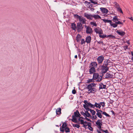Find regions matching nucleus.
<instances>
[{"label": "nucleus", "instance_id": "obj_1", "mask_svg": "<svg viewBox=\"0 0 133 133\" xmlns=\"http://www.w3.org/2000/svg\"><path fill=\"white\" fill-rule=\"evenodd\" d=\"M96 84L94 83H91L87 85L86 88L88 89V94L90 93H94L96 91Z\"/></svg>", "mask_w": 133, "mask_h": 133}, {"label": "nucleus", "instance_id": "obj_2", "mask_svg": "<svg viewBox=\"0 0 133 133\" xmlns=\"http://www.w3.org/2000/svg\"><path fill=\"white\" fill-rule=\"evenodd\" d=\"M97 64L96 62H93L91 63L89 67L90 68L89 72L90 74H94L96 72L95 69L97 68Z\"/></svg>", "mask_w": 133, "mask_h": 133}, {"label": "nucleus", "instance_id": "obj_3", "mask_svg": "<svg viewBox=\"0 0 133 133\" xmlns=\"http://www.w3.org/2000/svg\"><path fill=\"white\" fill-rule=\"evenodd\" d=\"M103 75L101 76H99V74L97 73H94L93 74L92 79L94 80H96L97 82L101 81L102 79V77Z\"/></svg>", "mask_w": 133, "mask_h": 133}, {"label": "nucleus", "instance_id": "obj_4", "mask_svg": "<svg viewBox=\"0 0 133 133\" xmlns=\"http://www.w3.org/2000/svg\"><path fill=\"white\" fill-rule=\"evenodd\" d=\"M83 102L85 104L83 105V107L86 110H88V111H89V109H90L88 107L93 108H94V105L90 102H88L87 100H84Z\"/></svg>", "mask_w": 133, "mask_h": 133}, {"label": "nucleus", "instance_id": "obj_5", "mask_svg": "<svg viewBox=\"0 0 133 133\" xmlns=\"http://www.w3.org/2000/svg\"><path fill=\"white\" fill-rule=\"evenodd\" d=\"M74 16L76 18L78 19L80 23H82V24H86V20L85 18L82 16H79L77 14H75Z\"/></svg>", "mask_w": 133, "mask_h": 133}, {"label": "nucleus", "instance_id": "obj_6", "mask_svg": "<svg viewBox=\"0 0 133 133\" xmlns=\"http://www.w3.org/2000/svg\"><path fill=\"white\" fill-rule=\"evenodd\" d=\"M101 72L102 75L106 73L107 71L109 70V68L107 66H104L103 65H102L101 66Z\"/></svg>", "mask_w": 133, "mask_h": 133}, {"label": "nucleus", "instance_id": "obj_7", "mask_svg": "<svg viewBox=\"0 0 133 133\" xmlns=\"http://www.w3.org/2000/svg\"><path fill=\"white\" fill-rule=\"evenodd\" d=\"M97 61L99 64H101L104 60V57L103 56H98L97 59Z\"/></svg>", "mask_w": 133, "mask_h": 133}, {"label": "nucleus", "instance_id": "obj_8", "mask_svg": "<svg viewBox=\"0 0 133 133\" xmlns=\"http://www.w3.org/2000/svg\"><path fill=\"white\" fill-rule=\"evenodd\" d=\"M84 26L86 29V33L87 34H91L92 32V29L90 26H88L86 25H85Z\"/></svg>", "mask_w": 133, "mask_h": 133}, {"label": "nucleus", "instance_id": "obj_9", "mask_svg": "<svg viewBox=\"0 0 133 133\" xmlns=\"http://www.w3.org/2000/svg\"><path fill=\"white\" fill-rule=\"evenodd\" d=\"M77 31L79 32L82 30L83 27L82 24L81 23H78L77 24Z\"/></svg>", "mask_w": 133, "mask_h": 133}, {"label": "nucleus", "instance_id": "obj_10", "mask_svg": "<svg viewBox=\"0 0 133 133\" xmlns=\"http://www.w3.org/2000/svg\"><path fill=\"white\" fill-rule=\"evenodd\" d=\"M94 30L97 34H98L99 35L103 34V32L102 30L99 28H95Z\"/></svg>", "mask_w": 133, "mask_h": 133}, {"label": "nucleus", "instance_id": "obj_11", "mask_svg": "<svg viewBox=\"0 0 133 133\" xmlns=\"http://www.w3.org/2000/svg\"><path fill=\"white\" fill-rule=\"evenodd\" d=\"M84 16L88 19L91 20L93 18V15L91 14H89L85 13L84 14Z\"/></svg>", "mask_w": 133, "mask_h": 133}, {"label": "nucleus", "instance_id": "obj_12", "mask_svg": "<svg viewBox=\"0 0 133 133\" xmlns=\"http://www.w3.org/2000/svg\"><path fill=\"white\" fill-rule=\"evenodd\" d=\"M100 9L103 13L107 14L108 12V10L105 8L101 7Z\"/></svg>", "mask_w": 133, "mask_h": 133}, {"label": "nucleus", "instance_id": "obj_13", "mask_svg": "<svg viewBox=\"0 0 133 133\" xmlns=\"http://www.w3.org/2000/svg\"><path fill=\"white\" fill-rule=\"evenodd\" d=\"M113 76L112 75L110 74L109 72H107L105 74V78L106 79L111 78L113 77Z\"/></svg>", "mask_w": 133, "mask_h": 133}, {"label": "nucleus", "instance_id": "obj_14", "mask_svg": "<svg viewBox=\"0 0 133 133\" xmlns=\"http://www.w3.org/2000/svg\"><path fill=\"white\" fill-rule=\"evenodd\" d=\"M116 32L118 35L121 36H123L125 34V32L123 31H121L120 30H118L116 31Z\"/></svg>", "mask_w": 133, "mask_h": 133}, {"label": "nucleus", "instance_id": "obj_15", "mask_svg": "<svg viewBox=\"0 0 133 133\" xmlns=\"http://www.w3.org/2000/svg\"><path fill=\"white\" fill-rule=\"evenodd\" d=\"M91 40V37L90 36H88L86 38L85 41L88 43H90Z\"/></svg>", "mask_w": 133, "mask_h": 133}, {"label": "nucleus", "instance_id": "obj_16", "mask_svg": "<svg viewBox=\"0 0 133 133\" xmlns=\"http://www.w3.org/2000/svg\"><path fill=\"white\" fill-rule=\"evenodd\" d=\"M99 89H105L106 88V85H104L102 83H101L99 84Z\"/></svg>", "mask_w": 133, "mask_h": 133}, {"label": "nucleus", "instance_id": "obj_17", "mask_svg": "<svg viewBox=\"0 0 133 133\" xmlns=\"http://www.w3.org/2000/svg\"><path fill=\"white\" fill-rule=\"evenodd\" d=\"M74 115L73 116H75L76 117H79L81 115L77 110H76V112H74Z\"/></svg>", "mask_w": 133, "mask_h": 133}, {"label": "nucleus", "instance_id": "obj_18", "mask_svg": "<svg viewBox=\"0 0 133 133\" xmlns=\"http://www.w3.org/2000/svg\"><path fill=\"white\" fill-rule=\"evenodd\" d=\"M56 113L57 115H60L61 114V109L59 108L57 109L56 110Z\"/></svg>", "mask_w": 133, "mask_h": 133}, {"label": "nucleus", "instance_id": "obj_19", "mask_svg": "<svg viewBox=\"0 0 133 133\" xmlns=\"http://www.w3.org/2000/svg\"><path fill=\"white\" fill-rule=\"evenodd\" d=\"M93 18H94L95 19H101V17L97 14H94L93 15Z\"/></svg>", "mask_w": 133, "mask_h": 133}, {"label": "nucleus", "instance_id": "obj_20", "mask_svg": "<svg viewBox=\"0 0 133 133\" xmlns=\"http://www.w3.org/2000/svg\"><path fill=\"white\" fill-rule=\"evenodd\" d=\"M108 61L107 59L105 60L104 62L103 63L102 65H103L104 66H107L108 65Z\"/></svg>", "mask_w": 133, "mask_h": 133}, {"label": "nucleus", "instance_id": "obj_21", "mask_svg": "<svg viewBox=\"0 0 133 133\" xmlns=\"http://www.w3.org/2000/svg\"><path fill=\"white\" fill-rule=\"evenodd\" d=\"M94 105V107H96L97 108H98L99 109L100 108L101 105H100V103H98L96 102H95V103Z\"/></svg>", "mask_w": 133, "mask_h": 133}, {"label": "nucleus", "instance_id": "obj_22", "mask_svg": "<svg viewBox=\"0 0 133 133\" xmlns=\"http://www.w3.org/2000/svg\"><path fill=\"white\" fill-rule=\"evenodd\" d=\"M71 27L72 29L75 30L76 28V24L75 23H72L71 24Z\"/></svg>", "mask_w": 133, "mask_h": 133}, {"label": "nucleus", "instance_id": "obj_23", "mask_svg": "<svg viewBox=\"0 0 133 133\" xmlns=\"http://www.w3.org/2000/svg\"><path fill=\"white\" fill-rule=\"evenodd\" d=\"M76 117H75V116H72V121L75 123H77V119L76 118Z\"/></svg>", "mask_w": 133, "mask_h": 133}, {"label": "nucleus", "instance_id": "obj_24", "mask_svg": "<svg viewBox=\"0 0 133 133\" xmlns=\"http://www.w3.org/2000/svg\"><path fill=\"white\" fill-rule=\"evenodd\" d=\"M89 111L88 110H86V111L85 115V117H91V116L90 114L88 112Z\"/></svg>", "mask_w": 133, "mask_h": 133}, {"label": "nucleus", "instance_id": "obj_25", "mask_svg": "<svg viewBox=\"0 0 133 133\" xmlns=\"http://www.w3.org/2000/svg\"><path fill=\"white\" fill-rule=\"evenodd\" d=\"M103 21V22H104L105 23H109L110 24L111 23H112V21L111 20H107L103 19H102Z\"/></svg>", "mask_w": 133, "mask_h": 133}, {"label": "nucleus", "instance_id": "obj_26", "mask_svg": "<svg viewBox=\"0 0 133 133\" xmlns=\"http://www.w3.org/2000/svg\"><path fill=\"white\" fill-rule=\"evenodd\" d=\"M89 111H90L91 113L93 115H95L96 113V112L95 111L93 110H92L90 109H89Z\"/></svg>", "mask_w": 133, "mask_h": 133}, {"label": "nucleus", "instance_id": "obj_27", "mask_svg": "<svg viewBox=\"0 0 133 133\" xmlns=\"http://www.w3.org/2000/svg\"><path fill=\"white\" fill-rule=\"evenodd\" d=\"M118 19L117 16H115L113 17L112 21L115 22L116 21H118Z\"/></svg>", "mask_w": 133, "mask_h": 133}, {"label": "nucleus", "instance_id": "obj_28", "mask_svg": "<svg viewBox=\"0 0 133 133\" xmlns=\"http://www.w3.org/2000/svg\"><path fill=\"white\" fill-rule=\"evenodd\" d=\"M113 4L114 5V6L116 8L119 6L118 4L116 2H114Z\"/></svg>", "mask_w": 133, "mask_h": 133}, {"label": "nucleus", "instance_id": "obj_29", "mask_svg": "<svg viewBox=\"0 0 133 133\" xmlns=\"http://www.w3.org/2000/svg\"><path fill=\"white\" fill-rule=\"evenodd\" d=\"M81 37V36L80 35H78L77 37H76V40L77 42H79L80 40V38Z\"/></svg>", "mask_w": 133, "mask_h": 133}, {"label": "nucleus", "instance_id": "obj_30", "mask_svg": "<svg viewBox=\"0 0 133 133\" xmlns=\"http://www.w3.org/2000/svg\"><path fill=\"white\" fill-rule=\"evenodd\" d=\"M107 38H114L115 37L114 36L112 35H108L107 36Z\"/></svg>", "mask_w": 133, "mask_h": 133}, {"label": "nucleus", "instance_id": "obj_31", "mask_svg": "<svg viewBox=\"0 0 133 133\" xmlns=\"http://www.w3.org/2000/svg\"><path fill=\"white\" fill-rule=\"evenodd\" d=\"M110 25L111 26H112L113 28H115L117 27V25L115 23H111L110 24Z\"/></svg>", "mask_w": 133, "mask_h": 133}, {"label": "nucleus", "instance_id": "obj_32", "mask_svg": "<svg viewBox=\"0 0 133 133\" xmlns=\"http://www.w3.org/2000/svg\"><path fill=\"white\" fill-rule=\"evenodd\" d=\"M100 120L98 119L96 123V124L97 126H100L101 125H102V124L100 122Z\"/></svg>", "mask_w": 133, "mask_h": 133}, {"label": "nucleus", "instance_id": "obj_33", "mask_svg": "<svg viewBox=\"0 0 133 133\" xmlns=\"http://www.w3.org/2000/svg\"><path fill=\"white\" fill-rule=\"evenodd\" d=\"M117 11L118 12H119L120 13H121L122 14L123 13V11H122V9L120 8V7L119 6V7H118L117 8Z\"/></svg>", "mask_w": 133, "mask_h": 133}, {"label": "nucleus", "instance_id": "obj_34", "mask_svg": "<svg viewBox=\"0 0 133 133\" xmlns=\"http://www.w3.org/2000/svg\"><path fill=\"white\" fill-rule=\"evenodd\" d=\"M65 130L66 132H70V129L68 127H67L65 128Z\"/></svg>", "mask_w": 133, "mask_h": 133}, {"label": "nucleus", "instance_id": "obj_35", "mask_svg": "<svg viewBox=\"0 0 133 133\" xmlns=\"http://www.w3.org/2000/svg\"><path fill=\"white\" fill-rule=\"evenodd\" d=\"M66 126H67V125L66 124V123L65 122H64L63 123V124L62 125V128H64L65 129V128L67 127Z\"/></svg>", "mask_w": 133, "mask_h": 133}, {"label": "nucleus", "instance_id": "obj_36", "mask_svg": "<svg viewBox=\"0 0 133 133\" xmlns=\"http://www.w3.org/2000/svg\"><path fill=\"white\" fill-rule=\"evenodd\" d=\"M99 36L100 38H104L105 37L107 38L106 35H101V34L99 35Z\"/></svg>", "mask_w": 133, "mask_h": 133}, {"label": "nucleus", "instance_id": "obj_37", "mask_svg": "<svg viewBox=\"0 0 133 133\" xmlns=\"http://www.w3.org/2000/svg\"><path fill=\"white\" fill-rule=\"evenodd\" d=\"M90 24L91 25H93L94 26H96L97 25L95 22H90Z\"/></svg>", "mask_w": 133, "mask_h": 133}, {"label": "nucleus", "instance_id": "obj_38", "mask_svg": "<svg viewBox=\"0 0 133 133\" xmlns=\"http://www.w3.org/2000/svg\"><path fill=\"white\" fill-rule=\"evenodd\" d=\"M88 128L91 131H93V128L91 127V124H90L89 125H88Z\"/></svg>", "mask_w": 133, "mask_h": 133}, {"label": "nucleus", "instance_id": "obj_39", "mask_svg": "<svg viewBox=\"0 0 133 133\" xmlns=\"http://www.w3.org/2000/svg\"><path fill=\"white\" fill-rule=\"evenodd\" d=\"M72 126L73 127H76L78 128H79L80 127V125L77 124H73Z\"/></svg>", "mask_w": 133, "mask_h": 133}, {"label": "nucleus", "instance_id": "obj_40", "mask_svg": "<svg viewBox=\"0 0 133 133\" xmlns=\"http://www.w3.org/2000/svg\"><path fill=\"white\" fill-rule=\"evenodd\" d=\"M96 115L100 118H102V115L100 113L98 112L96 114Z\"/></svg>", "mask_w": 133, "mask_h": 133}, {"label": "nucleus", "instance_id": "obj_41", "mask_svg": "<svg viewBox=\"0 0 133 133\" xmlns=\"http://www.w3.org/2000/svg\"><path fill=\"white\" fill-rule=\"evenodd\" d=\"M102 114L103 115H105L107 117H110V116L106 112H102Z\"/></svg>", "mask_w": 133, "mask_h": 133}, {"label": "nucleus", "instance_id": "obj_42", "mask_svg": "<svg viewBox=\"0 0 133 133\" xmlns=\"http://www.w3.org/2000/svg\"><path fill=\"white\" fill-rule=\"evenodd\" d=\"M84 124L87 126L88 125H88H89L90 124H91V123H90L85 121L84 122Z\"/></svg>", "mask_w": 133, "mask_h": 133}, {"label": "nucleus", "instance_id": "obj_43", "mask_svg": "<svg viewBox=\"0 0 133 133\" xmlns=\"http://www.w3.org/2000/svg\"><path fill=\"white\" fill-rule=\"evenodd\" d=\"M90 2L94 4H97L98 3L97 2H96L95 1H93L92 0H90Z\"/></svg>", "mask_w": 133, "mask_h": 133}, {"label": "nucleus", "instance_id": "obj_44", "mask_svg": "<svg viewBox=\"0 0 133 133\" xmlns=\"http://www.w3.org/2000/svg\"><path fill=\"white\" fill-rule=\"evenodd\" d=\"M85 42H86L85 41L84 39H82L81 40V44L82 45L83 44H84L85 43Z\"/></svg>", "mask_w": 133, "mask_h": 133}, {"label": "nucleus", "instance_id": "obj_45", "mask_svg": "<svg viewBox=\"0 0 133 133\" xmlns=\"http://www.w3.org/2000/svg\"><path fill=\"white\" fill-rule=\"evenodd\" d=\"M78 120L79 121H80L81 124H84V121L83 119H80V118H79Z\"/></svg>", "mask_w": 133, "mask_h": 133}, {"label": "nucleus", "instance_id": "obj_46", "mask_svg": "<svg viewBox=\"0 0 133 133\" xmlns=\"http://www.w3.org/2000/svg\"><path fill=\"white\" fill-rule=\"evenodd\" d=\"M100 105H102L103 107H104L105 106V103L104 102H100Z\"/></svg>", "mask_w": 133, "mask_h": 133}, {"label": "nucleus", "instance_id": "obj_47", "mask_svg": "<svg viewBox=\"0 0 133 133\" xmlns=\"http://www.w3.org/2000/svg\"><path fill=\"white\" fill-rule=\"evenodd\" d=\"M101 131L104 132H105V133H109V132L107 130H104L103 129H101Z\"/></svg>", "mask_w": 133, "mask_h": 133}, {"label": "nucleus", "instance_id": "obj_48", "mask_svg": "<svg viewBox=\"0 0 133 133\" xmlns=\"http://www.w3.org/2000/svg\"><path fill=\"white\" fill-rule=\"evenodd\" d=\"M93 82L92 79H89L87 80V82L88 83H90Z\"/></svg>", "mask_w": 133, "mask_h": 133}, {"label": "nucleus", "instance_id": "obj_49", "mask_svg": "<svg viewBox=\"0 0 133 133\" xmlns=\"http://www.w3.org/2000/svg\"><path fill=\"white\" fill-rule=\"evenodd\" d=\"M65 128H60V130L61 131L64 132V131Z\"/></svg>", "mask_w": 133, "mask_h": 133}, {"label": "nucleus", "instance_id": "obj_50", "mask_svg": "<svg viewBox=\"0 0 133 133\" xmlns=\"http://www.w3.org/2000/svg\"><path fill=\"white\" fill-rule=\"evenodd\" d=\"M85 113H85L83 111H82L81 112V115H82L84 117L85 116Z\"/></svg>", "mask_w": 133, "mask_h": 133}, {"label": "nucleus", "instance_id": "obj_51", "mask_svg": "<svg viewBox=\"0 0 133 133\" xmlns=\"http://www.w3.org/2000/svg\"><path fill=\"white\" fill-rule=\"evenodd\" d=\"M76 91L75 89H73L72 91V93L73 94H75L76 93Z\"/></svg>", "mask_w": 133, "mask_h": 133}, {"label": "nucleus", "instance_id": "obj_52", "mask_svg": "<svg viewBox=\"0 0 133 133\" xmlns=\"http://www.w3.org/2000/svg\"><path fill=\"white\" fill-rule=\"evenodd\" d=\"M123 48L125 50H126L127 49H128V46L127 45L124 46H123Z\"/></svg>", "mask_w": 133, "mask_h": 133}, {"label": "nucleus", "instance_id": "obj_53", "mask_svg": "<svg viewBox=\"0 0 133 133\" xmlns=\"http://www.w3.org/2000/svg\"><path fill=\"white\" fill-rule=\"evenodd\" d=\"M97 42L98 43V44H102V45H103V42L102 41H97Z\"/></svg>", "mask_w": 133, "mask_h": 133}, {"label": "nucleus", "instance_id": "obj_54", "mask_svg": "<svg viewBox=\"0 0 133 133\" xmlns=\"http://www.w3.org/2000/svg\"><path fill=\"white\" fill-rule=\"evenodd\" d=\"M117 22H116L115 23L116 24H120L121 22L119 21H117Z\"/></svg>", "mask_w": 133, "mask_h": 133}, {"label": "nucleus", "instance_id": "obj_55", "mask_svg": "<svg viewBox=\"0 0 133 133\" xmlns=\"http://www.w3.org/2000/svg\"><path fill=\"white\" fill-rule=\"evenodd\" d=\"M85 119L86 120H87L88 121H89L91 122V120L90 119H89L87 117H85Z\"/></svg>", "mask_w": 133, "mask_h": 133}, {"label": "nucleus", "instance_id": "obj_56", "mask_svg": "<svg viewBox=\"0 0 133 133\" xmlns=\"http://www.w3.org/2000/svg\"><path fill=\"white\" fill-rule=\"evenodd\" d=\"M102 125V124L100 125V126H98V128L100 130H101V129H101V125Z\"/></svg>", "mask_w": 133, "mask_h": 133}, {"label": "nucleus", "instance_id": "obj_57", "mask_svg": "<svg viewBox=\"0 0 133 133\" xmlns=\"http://www.w3.org/2000/svg\"><path fill=\"white\" fill-rule=\"evenodd\" d=\"M98 113H100L101 114L102 113V111L101 110H99V112H98Z\"/></svg>", "mask_w": 133, "mask_h": 133}, {"label": "nucleus", "instance_id": "obj_58", "mask_svg": "<svg viewBox=\"0 0 133 133\" xmlns=\"http://www.w3.org/2000/svg\"><path fill=\"white\" fill-rule=\"evenodd\" d=\"M129 18L132 21H133V18H132V17H130V18Z\"/></svg>", "mask_w": 133, "mask_h": 133}, {"label": "nucleus", "instance_id": "obj_59", "mask_svg": "<svg viewBox=\"0 0 133 133\" xmlns=\"http://www.w3.org/2000/svg\"><path fill=\"white\" fill-rule=\"evenodd\" d=\"M83 124V127H84L85 128H86V126H87V125H85V124Z\"/></svg>", "mask_w": 133, "mask_h": 133}, {"label": "nucleus", "instance_id": "obj_60", "mask_svg": "<svg viewBox=\"0 0 133 133\" xmlns=\"http://www.w3.org/2000/svg\"><path fill=\"white\" fill-rule=\"evenodd\" d=\"M97 118V117L96 116V115H95V116H94V119H96Z\"/></svg>", "mask_w": 133, "mask_h": 133}, {"label": "nucleus", "instance_id": "obj_61", "mask_svg": "<svg viewBox=\"0 0 133 133\" xmlns=\"http://www.w3.org/2000/svg\"><path fill=\"white\" fill-rule=\"evenodd\" d=\"M127 42L128 44H130V42H129V40H128V41H127Z\"/></svg>", "mask_w": 133, "mask_h": 133}, {"label": "nucleus", "instance_id": "obj_62", "mask_svg": "<svg viewBox=\"0 0 133 133\" xmlns=\"http://www.w3.org/2000/svg\"><path fill=\"white\" fill-rule=\"evenodd\" d=\"M97 132L98 133H101V132L100 131H99L98 130H97Z\"/></svg>", "mask_w": 133, "mask_h": 133}, {"label": "nucleus", "instance_id": "obj_63", "mask_svg": "<svg viewBox=\"0 0 133 133\" xmlns=\"http://www.w3.org/2000/svg\"><path fill=\"white\" fill-rule=\"evenodd\" d=\"M91 119H94V116H93L92 117L91 116V117H90Z\"/></svg>", "mask_w": 133, "mask_h": 133}, {"label": "nucleus", "instance_id": "obj_64", "mask_svg": "<svg viewBox=\"0 0 133 133\" xmlns=\"http://www.w3.org/2000/svg\"><path fill=\"white\" fill-rule=\"evenodd\" d=\"M75 58H77V55H76L75 56Z\"/></svg>", "mask_w": 133, "mask_h": 133}]
</instances>
